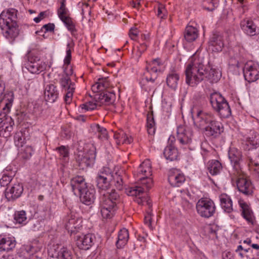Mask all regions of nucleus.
Listing matches in <instances>:
<instances>
[{
	"label": "nucleus",
	"mask_w": 259,
	"mask_h": 259,
	"mask_svg": "<svg viewBox=\"0 0 259 259\" xmlns=\"http://www.w3.org/2000/svg\"><path fill=\"white\" fill-rule=\"evenodd\" d=\"M95 158V152L94 150H90L78 159L79 166L82 169L90 166L94 164Z\"/></svg>",
	"instance_id": "obj_25"
},
{
	"label": "nucleus",
	"mask_w": 259,
	"mask_h": 259,
	"mask_svg": "<svg viewBox=\"0 0 259 259\" xmlns=\"http://www.w3.org/2000/svg\"><path fill=\"white\" fill-rule=\"evenodd\" d=\"M196 208L198 213L201 217L206 218L210 217V202L209 200L200 199L197 203Z\"/></svg>",
	"instance_id": "obj_23"
},
{
	"label": "nucleus",
	"mask_w": 259,
	"mask_h": 259,
	"mask_svg": "<svg viewBox=\"0 0 259 259\" xmlns=\"http://www.w3.org/2000/svg\"><path fill=\"white\" fill-rule=\"evenodd\" d=\"M251 137H248L247 138V141L248 143L252 145H256L259 142V136L257 134L254 132H252Z\"/></svg>",
	"instance_id": "obj_55"
},
{
	"label": "nucleus",
	"mask_w": 259,
	"mask_h": 259,
	"mask_svg": "<svg viewBox=\"0 0 259 259\" xmlns=\"http://www.w3.org/2000/svg\"><path fill=\"white\" fill-rule=\"evenodd\" d=\"M56 150L58 151L60 156H62L63 158H66L68 156V151L67 149L64 146L57 147Z\"/></svg>",
	"instance_id": "obj_58"
},
{
	"label": "nucleus",
	"mask_w": 259,
	"mask_h": 259,
	"mask_svg": "<svg viewBox=\"0 0 259 259\" xmlns=\"http://www.w3.org/2000/svg\"><path fill=\"white\" fill-rule=\"evenodd\" d=\"M98 85H99L100 90L103 91L109 85V81L107 78H99L96 82Z\"/></svg>",
	"instance_id": "obj_53"
},
{
	"label": "nucleus",
	"mask_w": 259,
	"mask_h": 259,
	"mask_svg": "<svg viewBox=\"0 0 259 259\" xmlns=\"http://www.w3.org/2000/svg\"><path fill=\"white\" fill-rule=\"evenodd\" d=\"M141 181V186L128 188L125 193L128 196H135V201L140 205L151 206V199L144 193L145 189L149 190L153 186V180L150 177H138Z\"/></svg>",
	"instance_id": "obj_3"
},
{
	"label": "nucleus",
	"mask_w": 259,
	"mask_h": 259,
	"mask_svg": "<svg viewBox=\"0 0 259 259\" xmlns=\"http://www.w3.org/2000/svg\"><path fill=\"white\" fill-rule=\"evenodd\" d=\"M64 74L60 79V83L65 93V102L70 104L72 99L73 93L75 90V84L71 81L70 76L73 74V68L70 65H64Z\"/></svg>",
	"instance_id": "obj_5"
},
{
	"label": "nucleus",
	"mask_w": 259,
	"mask_h": 259,
	"mask_svg": "<svg viewBox=\"0 0 259 259\" xmlns=\"http://www.w3.org/2000/svg\"><path fill=\"white\" fill-rule=\"evenodd\" d=\"M240 27L243 31L248 35L254 36L256 34V26L250 19H244L240 22Z\"/></svg>",
	"instance_id": "obj_27"
},
{
	"label": "nucleus",
	"mask_w": 259,
	"mask_h": 259,
	"mask_svg": "<svg viewBox=\"0 0 259 259\" xmlns=\"http://www.w3.org/2000/svg\"><path fill=\"white\" fill-rule=\"evenodd\" d=\"M47 12H41L39 13L38 17H35L34 18V21L36 23L39 22L41 20H42L44 18H45L47 16Z\"/></svg>",
	"instance_id": "obj_60"
},
{
	"label": "nucleus",
	"mask_w": 259,
	"mask_h": 259,
	"mask_svg": "<svg viewBox=\"0 0 259 259\" xmlns=\"http://www.w3.org/2000/svg\"><path fill=\"white\" fill-rule=\"evenodd\" d=\"M138 34L137 28H131L130 30L129 36L133 40H136Z\"/></svg>",
	"instance_id": "obj_59"
},
{
	"label": "nucleus",
	"mask_w": 259,
	"mask_h": 259,
	"mask_svg": "<svg viewBox=\"0 0 259 259\" xmlns=\"http://www.w3.org/2000/svg\"><path fill=\"white\" fill-rule=\"evenodd\" d=\"M61 20L65 24L68 29L71 31L72 34H73L74 32L76 31L75 23L69 16L65 18L64 19Z\"/></svg>",
	"instance_id": "obj_46"
},
{
	"label": "nucleus",
	"mask_w": 259,
	"mask_h": 259,
	"mask_svg": "<svg viewBox=\"0 0 259 259\" xmlns=\"http://www.w3.org/2000/svg\"><path fill=\"white\" fill-rule=\"evenodd\" d=\"M228 154L233 164V168L230 172V176L235 179L241 174V168L239 163L241 157V152L238 149L232 148L229 151Z\"/></svg>",
	"instance_id": "obj_9"
},
{
	"label": "nucleus",
	"mask_w": 259,
	"mask_h": 259,
	"mask_svg": "<svg viewBox=\"0 0 259 259\" xmlns=\"http://www.w3.org/2000/svg\"><path fill=\"white\" fill-rule=\"evenodd\" d=\"M27 220L26 213L24 210L17 211L14 213V220L16 223L25 224Z\"/></svg>",
	"instance_id": "obj_44"
},
{
	"label": "nucleus",
	"mask_w": 259,
	"mask_h": 259,
	"mask_svg": "<svg viewBox=\"0 0 259 259\" xmlns=\"http://www.w3.org/2000/svg\"><path fill=\"white\" fill-rule=\"evenodd\" d=\"M129 234L127 229L123 228L121 229L118 233V239L116 241V246L117 248H122L124 246L128 240Z\"/></svg>",
	"instance_id": "obj_35"
},
{
	"label": "nucleus",
	"mask_w": 259,
	"mask_h": 259,
	"mask_svg": "<svg viewBox=\"0 0 259 259\" xmlns=\"http://www.w3.org/2000/svg\"><path fill=\"white\" fill-rule=\"evenodd\" d=\"M162 63L158 59H154L147 64L146 70L144 73L142 82H154L158 76L157 72L160 71Z\"/></svg>",
	"instance_id": "obj_8"
},
{
	"label": "nucleus",
	"mask_w": 259,
	"mask_h": 259,
	"mask_svg": "<svg viewBox=\"0 0 259 259\" xmlns=\"http://www.w3.org/2000/svg\"><path fill=\"white\" fill-rule=\"evenodd\" d=\"M24 151H26V155L25 156V158H27L29 157L32 153V149L31 147H27L24 150Z\"/></svg>",
	"instance_id": "obj_64"
},
{
	"label": "nucleus",
	"mask_w": 259,
	"mask_h": 259,
	"mask_svg": "<svg viewBox=\"0 0 259 259\" xmlns=\"http://www.w3.org/2000/svg\"><path fill=\"white\" fill-rule=\"evenodd\" d=\"M222 169V165L220 162L218 160H215L211 162V175H217L219 174Z\"/></svg>",
	"instance_id": "obj_47"
},
{
	"label": "nucleus",
	"mask_w": 259,
	"mask_h": 259,
	"mask_svg": "<svg viewBox=\"0 0 259 259\" xmlns=\"http://www.w3.org/2000/svg\"><path fill=\"white\" fill-rule=\"evenodd\" d=\"M71 59V48L70 44L67 45L66 50V56L65 57L64 62V65H70V61Z\"/></svg>",
	"instance_id": "obj_57"
},
{
	"label": "nucleus",
	"mask_w": 259,
	"mask_h": 259,
	"mask_svg": "<svg viewBox=\"0 0 259 259\" xmlns=\"http://www.w3.org/2000/svg\"><path fill=\"white\" fill-rule=\"evenodd\" d=\"M77 196H79L81 201L85 204L90 205L94 200L95 190L92 189H89L87 187V190L83 191Z\"/></svg>",
	"instance_id": "obj_32"
},
{
	"label": "nucleus",
	"mask_w": 259,
	"mask_h": 259,
	"mask_svg": "<svg viewBox=\"0 0 259 259\" xmlns=\"http://www.w3.org/2000/svg\"><path fill=\"white\" fill-rule=\"evenodd\" d=\"M14 138L15 145L18 147H22L24 143V139L22 138V134H16Z\"/></svg>",
	"instance_id": "obj_56"
},
{
	"label": "nucleus",
	"mask_w": 259,
	"mask_h": 259,
	"mask_svg": "<svg viewBox=\"0 0 259 259\" xmlns=\"http://www.w3.org/2000/svg\"><path fill=\"white\" fill-rule=\"evenodd\" d=\"M152 175L151 163L149 159L145 160L139 166L138 177H150Z\"/></svg>",
	"instance_id": "obj_34"
},
{
	"label": "nucleus",
	"mask_w": 259,
	"mask_h": 259,
	"mask_svg": "<svg viewBox=\"0 0 259 259\" xmlns=\"http://www.w3.org/2000/svg\"><path fill=\"white\" fill-rule=\"evenodd\" d=\"M81 218L71 215L68 216L65 223V228L70 234L76 233L82 227Z\"/></svg>",
	"instance_id": "obj_15"
},
{
	"label": "nucleus",
	"mask_w": 259,
	"mask_h": 259,
	"mask_svg": "<svg viewBox=\"0 0 259 259\" xmlns=\"http://www.w3.org/2000/svg\"><path fill=\"white\" fill-rule=\"evenodd\" d=\"M233 257V254L230 251H225L222 254L223 259H231Z\"/></svg>",
	"instance_id": "obj_62"
},
{
	"label": "nucleus",
	"mask_w": 259,
	"mask_h": 259,
	"mask_svg": "<svg viewBox=\"0 0 259 259\" xmlns=\"http://www.w3.org/2000/svg\"><path fill=\"white\" fill-rule=\"evenodd\" d=\"M16 25V23L0 25L4 35L10 40H13L19 34L18 29Z\"/></svg>",
	"instance_id": "obj_26"
},
{
	"label": "nucleus",
	"mask_w": 259,
	"mask_h": 259,
	"mask_svg": "<svg viewBox=\"0 0 259 259\" xmlns=\"http://www.w3.org/2000/svg\"><path fill=\"white\" fill-rule=\"evenodd\" d=\"M244 76L248 82H254L259 79V65L251 61L247 62L243 69Z\"/></svg>",
	"instance_id": "obj_10"
},
{
	"label": "nucleus",
	"mask_w": 259,
	"mask_h": 259,
	"mask_svg": "<svg viewBox=\"0 0 259 259\" xmlns=\"http://www.w3.org/2000/svg\"><path fill=\"white\" fill-rule=\"evenodd\" d=\"M5 89V83L0 79V101L4 103V106L2 108L3 112L5 114H7L10 111L14 100V96L12 92L4 94Z\"/></svg>",
	"instance_id": "obj_13"
},
{
	"label": "nucleus",
	"mask_w": 259,
	"mask_h": 259,
	"mask_svg": "<svg viewBox=\"0 0 259 259\" xmlns=\"http://www.w3.org/2000/svg\"><path fill=\"white\" fill-rule=\"evenodd\" d=\"M119 202V195L114 190L111 193L103 194L100 202V212L104 219H111Z\"/></svg>",
	"instance_id": "obj_4"
},
{
	"label": "nucleus",
	"mask_w": 259,
	"mask_h": 259,
	"mask_svg": "<svg viewBox=\"0 0 259 259\" xmlns=\"http://www.w3.org/2000/svg\"><path fill=\"white\" fill-rule=\"evenodd\" d=\"M192 133L185 125H179L177 130V139L183 146H188L192 142Z\"/></svg>",
	"instance_id": "obj_14"
},
{
	"label": "nucleus",
	"mask_w": 259,
	"mask_h": 259,
	"mask_svg": "<svg viewBox=\"0 0 259 259\" xmlns=\"http://www.w3.org/2000/svg\"><path fill=\"white\" fill-rule=\"evenodd\" d=\"M147 206V205H146ZM148 209L146 211V214L144 218V222L145 224L147 225L150 228H152L151 226V220H152V210L151 208L152 207V204L151 203V206L149 207L147 205Z\"/></svg>",
	"instance_id": "obj_51"
},
{
	"label": "nucleus",
	"mask_w": 259,
	"mask_h": 259,
	"mask_svg": "<svg viewBox=\"0 0 259 259\" xmlns=\"http://www.w3.org/2000/svg\"><path fill=\"white\" fill-rule=\"evenodd\" d=\"M179 80V75L176 71H171L167 75L166 78L167 85L170 88L175 90L177 87Z\"/></svg>",
	"instance_id": "obj_38"
},
{
	"label": "nucleus",
	"mask_w": 259,
	"mask_h": 259,
	"mask_svg": "<svg viewBox=\"0 0 259 259\" xmlns=\"http://www.w3.org/2000/svg\"><path fill=\"white\" fill-rule=\"evenodd\" d=\"M14 121L10 117L6 118L0 123V136L9 137L13 129Z\"/></svg>",
	"instance_id": "obj_24"
},
{
	"label": "nucleus",
	"mask_w": 259,
	"mask_h": 259,
	"mask_svg": "<svg viewBox=\"0 0 259 259\" xmlns=\"http://www.w3.org/2000/svg\"><path fill=\"white\" fill-rule=\"evenodd\" d=\"M47 64L40 60L37 57L30 58L28 62L26 68L33 74H39L46 69Z\"/></svg>",
	"instance_id": "obj_16"
},
{
	"label": "nucleus",
	"mask_w": 259,
	"mask_h": 259,
	"mask_svg": "<svg viewBox=\"0 0 259 259\" xmlns=\"http://www.w3.org/2000/svg\"><path fill=\"white\" fill-rule=\"evenodd\" d=\"M201 149L202 150V154L203 155L204 160L206 161V158L207 156H208L209 150L210 149V146L207 140H205L202 142Z\"/></svg>",
	"instance_id": "obj_49"
},
{
	"label": "nucleus",
	"mask_w": 259,
	"mask_h": 259,
	"mask_svg": "<svg viewBox=\"0 0 259 259\" xmlns=\"http://www.w3.org/2000/svg\"><path fill=\"white\" fill-rule=\"evenodd\" d=\"M49 255L57 259H72L71 252L66 248L54 246L49 250Z\"/></svg>",
	"instance_id": "obj_19"
},
{
	"label": "nucleus",
	"mask_w": 259,
	"mask_h": 259,
	"mask_svg": "<svg viewBox=\"0 0 259 259\" xmlns=\"http://www.w3.org/2000/svg\"><path fill=\"white\" fill-rule=\"evenodd\" d=\"M223 132L222 124L217 121H211V136L217 137Z\"/></svg>",
	"instance_id": "obj_43"
},
{
	"label": "nucleus",
	"mask_w": 259,
	"mask_h": 259,
	"mask_svg": "<svg viewBox=\"0 0 259 259\" xmlns=\"http://www.w3.org/2000/svg\"><path fill=\"white\" fill-rule=\"evenodd\" d=\"M223 47L222 36L219 33H213L211 36V51L215 52H220Z\"/></svg>",
	"instance_id": "obj_33"
},
{
	"label": "nucleus",
	"mask_w": 259,
	"mask_h": 259,
	"mask_svg": "<svg viewBox=\"0 0 259 259\" xmlns=\"http://www.w3.org/2000/svg\"><path fill=\"white\" fill-rule=\"evenodd\" d=\"M220 204L224 210L230 213L233 210V203L230 196L225 193L221 194L220 196Z\"/></svg>",
	"instance_id": "obj_31"
},
{
	"label": "nucleus",
	"mask_w": 259,
	"mask_h": 259,
	"mask_svg": "<svg viewBox=\"0 0 259 259\" xmlns=\"http://www.w3.org/2000/svg\"><path fill=\"white\" fill-rule=\"evenodd\" d=\"M65 0H62L61 2L60 8L58 10V15L61 20L69 16L68 11L65 6Z\"/></svg>",
	"instance_id": "obj_45"
},
{
	"label": "nucleus",
	"mask_w": 259,
	"mask_h": 259,
	"mask_svg": "<svg viewBox=\"0 0 259 259\" xmlns=\"http://www.w3.org/2000/svg\"><path fill=\"white\" fill-rule=\"evenodd\" d=\"M194 125L203 132H210V115L199 111L193 117Z\"/></svg>",
	"instance_id": "obj_11"
},
{
	"label": "nucleus",
	"mask_w": 259,
	"mask_h": 259,
	"mask_svg": "<svg viewBox=\"0 0 259 259\" xmlns=\"http://www.w3.org/2000/svg\"><path fill=\"white\" fill-rule=\"evenodd\" d=\"M41 248L38 246V241H34L32 243L26 245L25 249L28 253L32 254L30 259H41L36 255H33V253H36L40 250Z\"/></svg>",
	"instance_id": "obj_42"
},
{
	"label": "nucleus",
	"mask_w": 259,
	"mask_h": 259,
	"mask_svg": "<svg viewBox=\"0 0 259 259\" xmlns=\"http://www.w3.org/2000/svg\"><path fill=\"white\" fill-rule=\"evenodd\" d=\"M16 241L14 238L0 237V251L8 252L15 247Z\"/></svg>",
	"instance_id": "obj_29"
},
{
	"label": "nucleus",
	"mask_w": 259,
	"mask_h": 259,
	"mask_svg": "<svg viewBox=\"0 0 259 259\" xmlns=\"http://www.w3.org/2000/svg\"><path fill=\"white\" fill-rule=\"evenodd\" d=\"M97 82L92 86V90L93 92L96 93L94 96V101H90L80 105V108L82 112L91 111L96 108L97 106H102L103 105H109L112 104L115 100V95L110 92H104L100 90Z\"/></svg>",
	"instance_id": "obj_1"
},
{
	"label": "nucleus",
	"mask_w": 259,
	"mask_h": 259,
	"mask_svg": "<svg viewBox=\"0 0 259 259\" xmlns=\"http://www.w3.org/2000/svg\"><path fill=\"white\" fill-rule=\"evenodd\" d=\"M23 191V187L19 183L14 184L10 188H7L5 192V196L8 201H14L19 198Z\"/></svg>",
	"instance_id": "obj_17"
},
{
	"label": "nucleus",
	"mask_w": 259,
	"mask_h": 259,
	"mask_svg": "<svg viewBox=\"0 0 259 259\" xmlns=\"http://www.w3.org/2000/svg\"><path fill=\"white\" fill-rule=\"evenodd\" d=\"M211 107L223 118H227L231 114L228 103L218 92H211Z\"/></svg>",
	"instance_id": "obj_6"
},
{
	"label": "nucleus",
	"mask_w": 259,
	"mask_h": 259,
	"mask_svg": "<svg viewBox=\"0 0 259 259\" xmlns=\"http://www.w3.org/2000/svg\"><path fill=\"white\" fill-rule=\"evenodd\" d=\"M91 128L97 135L99 139L102 140H107L108 134L106 128L100 126L98 124H93Z\"/></svg>",
	"instance_id": "obj_40"
},
{
	"label": "nucleus",
	"mask_w": 259,
	"mask_h": 259,
	"mask_svg": "<svg viewBox=\"0 0 259 259\" xmlns=\"http://www.w3.org/2000/svg\"><path fill=\"white\" fill-rule=\"evenodd\" d=\"M147 130L149 135H153L155 132V121L153 112H149L147 116Z\"/></svg>",
	"instance_id": "obj_41"
},
{
	"label": "nucleus",
	"mask_w": 259,
	"mask_h": 259,
	"mask_svg": "<svg viewBox=\"0 0 259 259\" xmlns=\"http://www.w3.org/2000/svg\"><path fill=\"white\" fill-rule=\"evenodd\" d=\"M222 77V71L219 68L211 67V82H217Z\"/></svg>",
	"instance_id": "obj_48"
},
{
	"label": "nucleus",
	"mask_w": 259,
	"mask_h": 259,
	"mask_svg": "<svg viewBox=\"0 0 259 259\" xmlns=\"http://www.w3.org/2000/svg\"><path fill=\"white\" fill-rule=\"evenodd\" d=\"M209 74L206 68H203L199 58L192 57L186 66L185 70L186 81L191 86L196 85Z\"/></svg>",
	"instance_id": "obj_2"
},
{
	"label": "nucleus",
	"mask_w": 259,
	"mask_h": 259,
	"mask_svg": "<svg viewBox=\"0 0 259 259\" xmlns=\"http://www.w3.org/2000/svg\"><path fill=\"white\" fill-rule=\"evenodd\" d=\"M113 183L116 188L119 190H120L122 189L123 186V182L121 177L117 174V172H115V175L114 176V180Z\"/></svg>",
	"instance_id": "obj_52"
},
{
	"label": "nucleus",
	"mask_w": 259,
	"mask_h": 259,
	"mask_svg": "<svg viewBox=\"0 0 259 259\" xmlns=\"http://www.w3.org/2000/svg\"><path fill=\"white\" fill-rule=\"evenodd\" d=\"M167 11L165 8V6L161 4H158L157 14L158 17L161 19H165Z\"/></svg>",
	"instance_id": "obj_50"
},
{
	"label": "nucleus",
	"mask_w": 259,
	"mask_h": 259,
	"mask_svg": "<svg viewBox=\"0 0 259 259\" xmlns=\"http://www.w3.org/2000/svg\"><path fill=\"white\" fill-rule=\"evenodd\" d=\"M114 138L116 140L117 145L120 144H130L133 141L132 138L128 137L123 131L115 132L114 134Z\"/></svg>",
	"instance_id": "obj_39"
},
{
	"label": "nucleus",
	"mask_w": 259,
	"mask_h": 259,
	"mask_svg": "<svg viewBox=\"0 0 259 259\" xmlns=\"http://www.w3.org/2000/svg\"><path fill=\"white\" fill-rule=\"evenodd\" d=\"M232 180L236 181L237 186L238 190L246 195H250L253 191V186L250 180L246 179L243 173L241 171L240 176H238L236 178L233 179Z\"/></svg>",
	"instance_id": "obj_12"
},
{
	"label": "nucleus",
	"mask_w": 259,
	"mask_h": 259,
	"mask_svg": "<svg viewBox=\"0 0 259 259\" xmlns=\"http://www.w3.org/2000/svg\"><path fill=\"white\" fill-rule=\"evenodd\" d=\"M42 28L45 29L47 31L52 32L54 30L55 25L53 23H49L44 25Z\"/></svg>",
	"instance_id": "obj_61"
},
{
	"label": "nucleus",
	"mask_w": 259,
	"mask_h": 259,
	"mask_svg": "<svg viewBox=\"0 0 259 259\" xmlns=\"http://www.w3.org/2000/svg\"><path fill=\"white\" fill-rule=\"evenodd\" d=\"M198 36V31L196 27L192 26H187L185 29L184 37L188 42L196 40Z\"/></svg>",
	"instance_id": "obj_36"
},
{
	"label": "nucleus",
	"mask_w": 259,
	"mask_h": 259,
	"mask_svg": "<svg viewBox=\"0 0 259 259\" xmlns=\"http://www.w3.org/2000/svg\"><path fill=\"white\" fill-rule=\"evenodd\" d=\"M12 180V176L4 174L0 179V184L2 187L7 186Z\"/></svg>",
	"instance_id": "obj_54"
},
{
	"label": "nucleus",
	"mask_w": 259,
	"mask_h": 259,
	"mask_svg": "<svg viewBox=\"0 0 259 259\" xmlns=\"http://www.w3.org/2000/svg\"><path fill=\"white\" fill-rule=\"evenodd\" d=\"M168 180L171 186L179 187L185 182V177L179 170L174 169L169 171Z\"/></svg>",
	"instance_id": "obj_18"
},
{
	"label": "nucleus",
	"mask_w": 259,
	"mask_h": 259,
	"mask_svg": "<svg viewBox=\"0 0 259 259\" xmlns=\"http://www.w3.org/2000/svg\"><path fill=\"white\" fill-rule=\"evenodd\" d=\"M115 172L108 167H104L98 172L96 178L97 186L99 189L106 191L113 184Z\"/></svg>",
	"instance_id": "obj_7"
},
{
	"label": "nucleus",
	"mask_w": 259,
	"mask_h": 259,
	"mask_svg": "<svg viewBox=\"0 0 259 259\" xmlns=\"http://www.w3.org/2000/svg\"><path fill=\"white\" fill-rule=\"evenodd\" d=\"M16 13L14 9L4 11L0 15V25L16 24Z\"/></svg>",
	"instance_id": "obj_22"
},
{
	"label": "nucleus",
	"mask_w": 259,
	"mask_h": 259,
	"mask_svg": "<svg viewBox=\"0 0 259 259\" xmlns=\"http://www.w3.org/2000/svg\"><path fill=\"white\" fill-rule=\"evenodd\" d=\"M59 93L57 87L53 84L46 85L44 91L45 100L48 102L53 103L58 97Z\"/></svg>",
	"instance_id": "obj_28"
},
{
	"label": "nucleus",
	"mask_w": 259,
	"mask_h": 259,
	"mask_svg": "<svg viewBox=\"0 0 259 259\" xmlns=\"http://www.w3.org/2000/svg\"><path fill=\"white\" fill-rule=\"evenodd\" d=\"M70 185L72 191L75 195L87 190V183L84 179L81 176H76L72 178L70 181Z\"/></svg>",
	"instance_id": "obj_21"
},
{
	"label": "nucleus",
	"mask_w": 259,
	"mask_h": 259,
	"mask_svg": "<svg viewBox=\"0 0 259 259\" xmlns=\"http://www.w3.org/2000/svg\"><path fill=\"white\" fill-rule=\"evenodd\" d=\"M137 48L138 51L139 52L140 54H141L142 53L144 52L147 49V45L145 42L142 43Z\"/></svg>",
	"instance_id": "obj_63"
},
{
	"label": "nucleus",
	"mask_w": 259,
	"mask_h": 259,
	"mask_svg": "<svg viewBox=\"0 0 259 259\" xmlns=\"http://www.w3.org/2000/svg\"><path fill=\"white\" fill-rule=\"evenodd\" d=\"M163 154L166 159L173 161L177 159L178 151L174 146L170 145L165 147Z\"/></svg>",
	"instance_id": "obj_37"
},
{
	"label": "nucleus",
	"mask_w": 259,
	"mask_h": 259,
	"mask_svg": "<svg viewBox=\"0 0 259 259\" xmlns=\"http://www.w3.org/2000/svg\"><path fill=\"white\" fill-rule=\"evenodd\" d=\"M95 239V236L92 234H87L77 236L76 245L81 249L87 250L93 244Z\"/></svg>",
	"instance_id": "obj_20"
},
{
	"label": "nucleus",
	"mask_w": 259,
	"mask_h": 259,
	"mask_svg": "<svg viewBox=\"0 0 259 259\" xmlns=\"http://www.w3.org/2000/svg\"><path fill=\"white\" fill-rule=\"evenodd\" d=\"M239 204L241 208L242 215L243 218L251 224H253L254 217L250 206L244 201H239Z\"/></svg>",
	"instance_id": "obj_30"
}]
</instances>
